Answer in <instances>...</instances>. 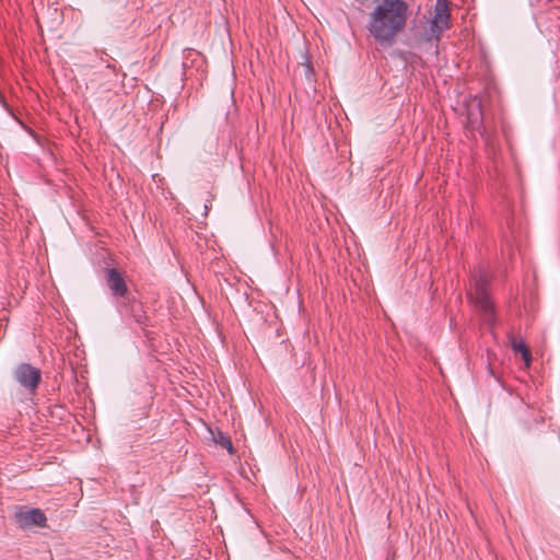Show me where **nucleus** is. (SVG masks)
I'll list each match as a JSON object with an SVG mask.
<instances>
[{
    "label": "nucleus",
    "instance_id": "1",
    "mask_svg": "<svg viewBox=\"0 0 560 560\" xmlns=\"http://www.w3.org/2000/svg\"><path fill=\"white\" fill-rule=\"evenodd\" d=\"M410 13L407 0H374L366 30L380 46H393L397 36L405 31Z\"/></svg>",
    "mask_w": 560,
    "mask_h": 560
},
{
    "label": "nucleus",
    "instance_id": "3",
    "mask_svg": "<svg viewBox=\"0 0 560 560\" xmlns=\"http://www.w3.org/2000/svg\"><path fill=\"white\" fill-rule=\"evenodd\" d=\"M451 27V13L447 0H436L434 15L430 22V30L422 34V40L436 44L440 42L444 31Z\"/></svg>",
    "mask_w": 560,
    "mask_h": 560
},
{
    "label": "nucleus",
    "instance_id": "8",
    "mask_svg": "<svg viewBox=\"0 0 560 560\" xmlns=\"http://www.w3.org/2000/svg\"><path fill=\"white\" fill-rule=\"evenodd\" d=\"M476 108H477V113H475L471 107L468 109V120L470 121V124H476L477 121H479V120L481 121V119H482V113L480 109L479 102L476 104Z\"/></svg>",
    "mask_w": 560,
    "mask_h": 560
},
{
    "label": "nucleus",
    "instance_id": "5",
    "mask_svg": "<svg viewBox=\"0 0 560 560\" xmlns=\"http://www.w3.org/2000/svg\"><path fill=\"white\" fill-rule=\"evenodd\" d=\"M106 283L114 296L122 299L127 298L128 287L122 277V273L118 269H106Z\"/></svg>",
    "mask_w": 560,
    "mask_h": 560
},
{
    "label": "nucleus",
    "instance_id": "4",
    "mask_svg": "<svg viewBox=\"0 0 560 560\" xmlns=\"http://www.w3.org/2000/svg\"><path fill=\"white\" fill-rule=\"evenodd\" d=\"M14 378L20 386L34 394L40 383L42 372L30 363H20L14 370Z\"/></svg>",
    "mask_w": 560,
    "mask_h": 560
},
{
    "label": "nucleus",
    "instance_id": "9",
    "mask_svg": "<svg viewBox=\"0 0 560 560\" xmlns=\"http://www.w3.org/2000/svg\"><path fill=\"white\" fill-rule=\"evenodd\" d=\"M218 443L221 446L228 448L229 452H232L233 446H232V442H231L230 438L221 435L220 439L218 440Z\"/></svg>",
    "mask_w": 560,
    "mask_h": 560
},
{
    "label": "nucleus",
    "instance_id": "2",
    "mask_svg": "<svg viewBox=\"0 0 560 560\" xmlns=\"http://www.w3.org/2000/svg\"><path fill=\"white\" fill-rule=\"evenodd\" d=\"M489 283L490 276L486 270L479 268L472 275L471 289L468 294L479 311L483 323L488 326H493L495 322V312L488 292Z\"/></svg>",
    "mask_w": 560,
    "mask_h": 560
},
{
    "label": "nucleus",
    "instance_id": "7",
    "mask_svg": "<svg viewBox=\"0 0 560 560\" xmlns=\"http://www.w3.org/2000/svg\"><path fill=\"white\" fill-rule=\"evenodd\" d=\"M512 349L514 352H520L522 355L523 361L525 362L526 368L530 365L532 361V354L529 348L526 346V343L522 340H513L512 341Z\"/></svg>",
    "mask_w": 560,
    "mask_h": 560
},
{
    "label": "nucleus",
    "instance_id": "6",
    "mask_svg": "<svg viewBox=\"0 0 560 560\" xmlns=\"http://www.w3.org/2000/svg\"><path fill=\"white\" fill-rule=\"evenodd\" d=\"M16 520L22 527H30L33 525L43 527L46 525L47 521L44 512L39 509L20 511L16 513Z\"/></svg>",
    "mask_w": 560,
    "mask_h": 560
},
{
    "label": "nucleus",
    "instance_id": "10",
    "mask_svg": "<svg viewBox=\"0 0 560 560\" xmlns=\"http://www.w3.org/2000/svg\"><path fill=\"white\" fill-rule=\"evenodd\" d=\"M124 308H125L124 304H119V306H118V311H119L120 313H124Z\"/></svg>",
    "mask_w": 560,
    "mask_h": 560
}]
</instances>
